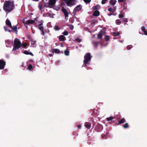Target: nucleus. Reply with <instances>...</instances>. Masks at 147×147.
Segmentation results:
<instances>
[{"instance_id": "obj_1", "label": "nucleus", "mask_w": 147, "mask_h": 147, "mask_svg": "<svg viewBox=\"0 0 147 147\" xmlns=\"http://www.w3.org/2000/svg\"><path fill=\"white\" fill-rule=\"evenodd\" d=\"M14 7L13 2H10L9 1H5L3 6V9L6 11L10 12L13 9Z\"/></svg>"}, {"instance_id": "obj_2", "label": "nucleus", "mask_w": 147, "mask_h": 147, "mask_svg": "<svg viewBox=\"0 0 147 147\" xmlns=\"http://www.w3.org/2000/svg\"><path fill=\"white\" fill-rule=\"evenodd\" d=\"M21 46L20 41L18 39H16L14 41V45L13 51H15L18 49Z\"/></svg>"}, {"instance_id": "obj_3", "label": "nucleus", "mask_w": 147, "mask_h": 147, "mask_svg": "<svg viewBox=\"0 0 147 147\" xmlns=\"http://www.w3.org/2000/svg\"><path fill=\"white\" fill-rule=\"evenodd\" d=\"M91 58L90 53H88L85 55L84 59V63L85 67L87 66L86 64H88V62L91 60Z\"/></svg>"}, {"instance_id": "obj_4", "label": "nucleus", "mask_w": 147, "mask_h": 147, "mask_svg": "<svg viewBox=\"0 0 147 147\" xmlns=\"http://www.w3.org/2000/svg\"><path fill=\"white\" fill-rule=\"evenodd\" d=\"M103 129V126L102 125L98 124L95 128V130L97 132H100Z\"/></svg>"}, {"instance_id": "obj_5", "label": "nucleus", "mask_w": 147, "mask_h": 147, "mask_svg": "<svg viewBox=\"0 0 147 147\" xmlns=\"http://www.w3.org/2000/svg\"><path fill=\"white\" fill-rule=\"evenodd\" d=\"M6 65L5 62L3 60H0V70L4 69Z\"/></svg>"}, {"instance_id": "obj_6", "label": "nucleus", "mask_w": 147, "mask_h": 147, "mask_svg": "<svg viewBox=\"0 0 147 147\" xmlns=\"http://www.w3.org/2000/svg\"><path fill=\"white\" fill-rule=\"evenodd\" d=\"M62 11L63 12L64 14L65 17V18L66 19V18L68 17V16L69 13L67 12V10L64 8H62Z\"/></svg>"}, {"instance_id": "obj_7", "label": "nucleus", "mask_w": 147, "mask_h": 147, "mask_svg": "<svg viewBox=\"0 0 147 147\" xmlns=\"http://www.w3.org/2000/svg\"><path fill=\"white\" fill-rule=\"evenodd\" d=\"M82 9V5H77L74 9V11L75 12H77L80 11Z\"/></svg>"}, {"instance_id": "obj_8", "label": "nucleus", "mask_w": 147, "mask_h": 147, "mask_svg": "<svg viewBox=\"0 0 147 147\" xmlns=\"http://www.w3.org/2000/svg\"><path fill=\"white\" fill-rule=\"evenodd\" d=\"M34 22V20H28L26 22H23V23L24 24H26V25H29L30 24H33Z\"/></svg>"}, {"instance_id": "obj_9", "label": "nucleus", "mask_w": 147, "mask_h": 147, "mask_svg": "<svg viewBox=\"0 0 147 147\" xmlns=\"http://www.w3.org/2000/svg\"><path fill=\"white\" fill-rule=\"evenodd\" d=\"M56 2V0H49V5L50 6L54 5Z\"/></svg>"}, {"instance_id": "obj_10", "label": "nucleus", "mask_w": 147, "mask_h": 147, "mask_svg": "<svg viewBox=\"0 0 147 147\" xmlns=\"http://www.w3.org/2000/svg\"><path fill=\"white\" fill-rule=\"evenodd\" d=\"M72 2L73 1L70 0H67L65 3L68 6H70L71 5H74V3H72Z\"/></svg>"}, {"instance_id": "obj_11", "label": "nucleus", "mask_w": 147, "mask_h": 147, "mask_svg": "<svg viewBox=\"0 0 147 147\" xmlns=\"http://www.w3.org/2000/svg\"><path fill=\"white\" fill-rule=\"evenodd\" d=\"M66 39L65 37L63 35H61L59 37V40L60 41H64Z\"/></svg>"}, {"instance_id": "obj_12", "label": "nucleus", "mask_w": 147, "mask_h": 147, "mask_svg": "<svg viewBox=\"0 0 147 147\" xmlns=\"http://www.w3.org/2000/svg\"><path fill=\"white\" fill-rule=\"evenodd\" d=\"M100 15V12L99 11L97 10H95L93 14V16H98Z\"/></svg>"}, {"instance_id": "obj_13", "label": "nucleus", "mask_w": 147, "mask_h": 147, "mask_svg": "<svg viewBox=\"0 0 147 147\" xmlns=\"http://www.w3.org/2000/svg\"><path fill=\"white\" fill-rule=\"evenodd\" d=\"M5 23L10 28H12V26L11 25V22H10V20L8 19H7Z\"/></svg>"}, {"instance_id": "obj_14", "label": "nucleus", "mask_w": 147, "mask_h": 147, "mask_svg": "<svg viewBox=\"0 0 147 147\" xmlns=\"http://www.w3.org/2000/svg\"><path fill=\"white\" fill-rule=\"evenodd\" d=\"M91 124L90 123H86L85 124V127L88 129H89L91 127Z\"/></svg>"}, {"instance_id": "obj_15", "label": "nucleus", "mask_w": 147, "mask_h": 147, "mask_svg": "<svg viewBox=\"0 0 147 147\" xmlns=\"http://www.w3.org/2000/svg\"><path fill=\"white\" fill-rule=\"evenodd\" d=\"M116 2L117 1L116 0H111L109 1L110 4L113 6L115 5Z\"/></svg>"}, {"instance_id": "obj_16", "label": "nucleus", "mask_w": 147, "mask_h": 147, "mask_svg": "<svg viewBox=\"0 0 147 147\" xmlns=\"http://www.w3.org/2000/svg\"><path fill=\"white\" fill-rule=\"evenodd\" d=\"M141 29L142 31L144 32V34L145 35H147V31L145 30V27L144 26H142Z\"/></svg>"}, {"instance_id": "obj_17", "label": "nucleus", "mask_w": 147, "mask_h": 147, "mask_svg": "<svg viewBox=\"0 0 147 147\" xmlns=\"http://www.w3.org/2000/svg\"><path fill=\"white\" fill-rule=\"evenodd\" d=\"M12 30L13 32H16V33L17 32V26H13V27H12Z\"/></svg>"}, {"instance_id": "obj_18", "label": "nucleus", "mask_w": 147, "mask_h": 147, "mask_svg": "<svg viewBox=\"0 0 147 147\" xmlns=\"http://www.w3.org/2000/svg\"><path fill=\"white\" fill-rule=\"evenodd\" d=\"M125 119L124 118H123L119 121L118 123L119 124H121L125 123Z\"/></svg>"}, {"instance_id": "obj_19", "label": "nucleus", "mask_w": 147, "mask_h": 147, "mask_svg": "<svg viewBox=\"0 0 147 147\" xmlns=\"http://www.w3.org/2000/svg\"><path fill=\"white\" fill-rule=\"evenodd\" d=\"M99 43V42L98 41H93L92 42V44L94 45V46L96 47H97L98 46V45Z\"/></svg>"}, {"instance_id": "obj_20", "label": "nucleus", "mask_w": 147, "mask_h": 147, "mask_svg": "<svg viewBox=\"0 0 147 147\" xmlns=\"http://www.w3.org/2000/svg\"><path fill=\"white\" fill-rule=\"evenodd\" d=\"M30 43L31 45H35L36 41L32 39L30 40Z\"/></svg>"}, {"instance_id": "obj_21", "label": "nucleus", "mask_w": 147, "mask_h": 147, "mask_svg": "<svg viewBox=\"0 0 147 147\" xmlns=\"http://www.w3.org/2000/svg\"><path fill=\"white\" fill-rule=\"evenodd\" d=\"M123 127L124 128H127L129 127V125L127 123H126L123 125Z\"/></svg>"}, {"instance_id": "obj_22", "label": "nucleus", "mask_w": 147, "mask_h": 147, "mask_svg": "<svg viewBox=\"0 0 147 147\" xmlns=\"http://www.w3.org/2000/svg\"><path fill=\"white\" fill-rule=\"evenodd\" d=\"M113 35L114 36H118L119 34V32H115L113 33Z\"/></svg>"}, {"instance_id": "obj_23", "label": "nucleus", "mask_w": 147, "mask_h": 147, "mask_svg": "<svg viewBox=\"0 0 147 147\" xmlns=\"http://www.w3.org/2000/svg\"><path fill=\"white\" fill-rule=\"evenodd\" d=\"M116 24L117 25H119L121 23V21L117 19L116 20Z\"/></svg>"}, {"instance_id": "obj_24", "label": "nucleus", "mask_w": 147, "mask_h": 147, "mask_svg": "<svg viewBox=\"0 0 147 147\" xmlns=\"http://www.w3.org/2000/svg\"><path fill=\"white\" fill-rule=\"evenodd\" d=\"M110 39V36L108 35H106L105 37V39L106 41H108Z\"/></svg>"}, {"instance_id": "obj_25", "label": "nucleus", "mask_w": 147, "mask_h": 147, "mask_svg": "<svg viewBox=\"0 0 147 147\" xmlns=\"http://www.w3.org/2000/svg\"><path fill=\"white\" fill-rule=\"evenodd\" d=\"M114 119V118L113 117H107L106 118L107 120L109 121L113 120Z\"/></svg>"}, {"instance_id": "obj_26", "label": "nucleus", "mask_w": 147, "mask_h": 147, "mask_svg": "<svg viewBox=\"0 0 147 147\" xmlns=\"http://www.w3.org/2000/svg\"><path fill=\"white\" fill-rule=\"evenodd\" d=\"M102 34L101 33L98 34L97 35L98 38V39L102 38Z\"/></svg>"}, {"instance_id": "obj_27", "label": "nucleus", "mask_w": 147, "mask_h": 147, "mask_svg": "<svg viewBox=\"0 0 147 147\" xmlns=\"http://www.w3.org/2000/svg\"><path fill=\"white\" fill-rule=\"evenodd\" d=\"M64 53L66 55L68 56L69 55V52L66 50L64 51Z\"/></svg>"}, {"instance_id": "obj_28", "label": "nucleus", "mask_w": 147, "mask_h": 147, "mask_svg": "<svg viewBox=\"0 0 147 147\" xmlns=\"http://www.w3.org/2000/svg\"><path fill=\"white\" fill-rule=\"evenodd\" d=\"M54 51L55 53H58L60 52V51L58 49H54Z\"/></svg>"}, {"instance_id": "obj_29", "label": "nucleus", "mask_w": 147, "mask_h": 147, "mask_svg": "<svg viewBox=\"0 0 147 147\" xmlns=\"http://www.w3.org/2000/svg\"><path fill=\"white\" fill-rule=\"evenodd\" d=\"M37 27L41 31L43 30V29H44L43 27L42 26H37Z\"/></svg>"}, {"instance_id": "obj_30", "label": "nucleus", "mask_w": 147, "mask_h": 147, "mask_svg": "<svg viewBox=\"0 0 147 147\" xmlns=\"http://www.w3.org/2000/svg\"><path fill=\"white\" fill-rule=\"evenodd\" d=\"M32 68H33L31 64L29 65L28 67V69L29 70H31Z\"/></svg>"}, {"instance_id": "obj_31", "label": "nucleus", "mask_w": 147, "mask_h": 147, "mask_svg": "<svg viewBox=\"0 0 147 147\" xmlns=\"http://www.w3.org/2000/svg\"><path fill=\"white\" fill-rule=\"evenodd\" d=\"M54 29L56 30H59L60 29L59 26L57 25H56L55 26Z\"/></svg>"}, {"instance_id": "obj_32", "label": "nucleus", "mask_w": 147, "mask_h": 147, "mask_svg": "<svg viewBox=\"0 0 147 147\" xmlns=\"http://www.w3.org/2000/svg\"><path fill=\"white\" fill-rule=\"evenodd\" d=\"M99 5H96L93 8V10H96L98 9V7H99Z\"/></svg>"}, {"instance_id": "obj_33", "label": "nucleus", "mask_w": 147, "mask_h": 147, "mask_svg": "<svg viewBox=\"0 0 147 147\" xmlns=\"http://www.w3.org/2000/svg\"><path fill=\"white\" fill-rule=\"evenodd\" d=\"M68 26H69V27L70 28V29L71 30H72L74 28V26L73 25L71 24H70L68 25Z\"/></svg>"}, {"instance_id": "obj_34", "label": "nucleus", "mask_w": 147, "mask_h": 147, "mask_svg": "<svg viewBox=\"0 0 147 147\" xmlns=\"http://www.w3.org/2000/svg\"><path fill=\"white\" fill-rule=\"evenodd\" d=\"M132 47V46L131 45H128L127 47V50H130L131 49V48Z\"/></svg>"}, {"instance_id": "obj_35", "label": "nucleus", "mask_w": 147, "mask_h": 147, "mask_svg": "<svg viewBox=\"0 0 147 147\" xmlns=\"http://www.w3.org/2000/svg\"><path fill=\"white\" fill-rule=\"evenodd\" d=\"M27 43L26 42H23L22 43V45L25 48V47H26L27 46Z\"/></svg>"}, {"instance_id": "obj_36", "label": "nucleus", "mask_w": 147, "mask_h": 147, "mask_svg": "<svg viewBox=\"0 0 147 147\" xmlns=\"http://www.w3.org/2000/svg\"><path fill=\"white\" fill-rule=\"evenodd\" d=\"M101 137L102 138L106 139L107 138V136L104 134H102L101 135Z\"/></svg>"}, {"instance_id": "obj_37", "label": "nucleus", "mask_w": 147, "mask_h": 147, "mask_svg": "<svg viewBox=\"0 0 147 147\" xmlns=\"http://www.w3.org/2000/svg\"><path fill=\"white\" fill-rule=\"evenodd\" d=\"M63 34L64 35H67L68 34V32L67 31H65L63 32Z\"/></svg>"}, {"instance_id": "obj_38", "label": "nucleus", "mask_w": 147, "mask_h": 147, "mask_svg": "<svg viewBox=\"0 0 147 147\" xmlns=\"http://www.w3.org/2000/svg\"><path fill=\"white\" fill-rule=\"evenodd\" d=\"M75 40L79 42H80L82 41V40L81 39L79 38H76Z\"/></svg>"}, {"instance_id": "obj_39", "label": "nucleus", "mask_w": 147, "mask_h": 147, "mask_svg": "<svg viewBox=\"0 0 147 147\" xmlns=\"http://www.w3.org/2000/svg\"><path fill=\"white\" fill-rule=\"evenodd\" d=\"M108 10L110 12H112L113 13V9L111 7L109 8L108 9Z\"/></svg>"}, {"instance_id": "obj_40", "label": "nucleus", "mask_w": 147, "mask_h": 147, "mask_svg": "<svg viewBox=\"0 0 147 147\" xmlns=\"http://www.w3.org/2000/svg\"><path fill=\"white\" fill-rule=\"evenodd\" d=\"M48 16L49 17H50L52 18H53L54 16L53 14L51 13H48Z\"/></svg>"}, {"instance_id": "obj_41", "label": "nucleus", "mask_w": 147, "mask_h": 147, "mask_svg": "<svg viewBox=\"0 0 147 147\" xmlns=\"http://www.w3.org/2000/svg\"><path fill=\"white\" fill-rule=\"evenodd\" d=\"M84 2L86 3H88L91 1V0H84Z\"/></svg>"}, {"instance_id": "obj_42", "label": "nucleus", "mask_w": 147, "mask_h": 147, "mask_svg": "<svg viewBox=\"0 0 147 147\" xmlns=\"http://www.w3.org/2000/svg\"><path fill=\"white\" fill-rule=\"evenodd\" d=\"M119 18H122L123 17V15L122 14H119Z\"/></svg>"}, {"instance_id": "obj_43", "label": "nucleus", "mask_w": 147, "mask_h": 147, "mask_svg": "<svg viewBox=\"0 0 147 147\" xmlns=\"http://www.w3.org/2000/svg\"><path fill=\"white\" fill-rule=\"evenodd\" d=\"M108 0H102L101 3L102 4H104Z\"/></svg>"}, {"instance_id": "obj_44", "label": "nucleus", "mask_w": 147, "mask_h": 147, "mask_svg": "<svg viewBox=\"0 0 147 147\" xmlns=\"http://www.w3.org/2000/svg\"><path fill=\"white\" fill-rule=\"evenodd\" d=\"M29 52L27 51H24V53L25 54L28 55H29Z\"/></svg>"}, {"instance_id": "obj_45", "label": "nucleus", "mask_w": 147, "mask_h": 147, "mask_svg": "<svg viewBox=\"0 0 147 147\" xmlns=\"http://www.w3.org/2000/svg\"><path fill=\"white\" fill-rule=\"evenodd\" d=\"M123 22H128L127 19L126 18H124L123 19V20H122Z\"/></svg>"}, {"instance_id": "obj_46", "label": "nucleus", "mask_w": 147, "mask_h": 147, "mask_svg": "<svg viewBox=\"0 0 147 147\" xmlns=\"http://www.w3.org/2000/svg\"><path fill=\"white\" fill-rule=\"evenodd\" d=\"M49 6H50L49 5V3H46L45 4V6L46 7H49Z\"/></svg>"}, {"instance_id": "obj_47", "label": "nucleus", "mask_w": 147, "mask_h": 147, "mask_svg": "<svg viewBox=\"0 0 147 147\" xmlns=\"http://www.w3.org/2000/svg\"><path fill=\"white\" fill-rule=\"evenodd\" d=\"M39 8L40 9V11H42V5H39Z\"/></svg>"}, {"instance_id": "obj_48", "label": "nucleus", "mask_w": 147, "mask_h": 147, "mask_svg": "<svg viewBox=\"0 0 147 147\" xmlns=\"http://www.w3.org/2000/svg\"><path fill=\"white\" fill-rule=\"evenodd\" d=\"M3 28L5 31H7V28L6 26H4Z\"/></svg>"}, {"instance_id": "obj_49", "label": "nucleus", "mask_w": 147, "mask_h": 147, "mask_svg": "<svg viewBox=\"0 0 147 147\" xmlns=\"http://www.w3.org/2000/svg\"><path fill=\"white\" fill-rule=\"evenodd\" d=\"M41 34L42 35H45V32H44L43 30H41Z\"/></svg>"}, {"instance_id": "obj_50", "label": "nucleus", "mask_w": 147, "mask_h": 147, "mask_svg": "<svg viewBox=\"0 0 147 147\" xmlns=\"http://www.w3.org/2000/svg\"><path fill=\"white\" fill-rule=\"evenodd\" d=\"M78 128L79 129H80L81 128V126L80 125H79L78 126Z\"/></svg>"}, {"instance_id": "obj_51", "label": "nucleus", "mask_w": 147, "mask_h": 147, "mask_svg": "<svg viewBox=\"0 0 147 147\" xmlns=\"http://www.w3.org/2000/svg\"><path fill=\"white\" fill-rule=\"evenodd\" d=\"M43 22H41L40 24H39L38 25H37V26H42V25H43Z\"/></svg>"}, {"instance_id": "obj_52", "label": "nucleus", "mask_w": 147, "mask_h": 147, "mask_svg": "<svg viewBox=\"0 0 147 147\" xmlns=\"http://www.w3.org/2000/svg\"><path fill=\"white\" fill-rule=\"evenodd\" d=\"M116 6L115 7H114L113 8V9H113V12H114L116 10V8H115V7H116Z\"/></svg>"}, {"instance_id": "obj_53", "label": "nucleus", "mask_w": 147, "mask_h": 147, "mask_svg": "<svg viewBox=\"0 0 147 147\" xmlns=\"http://www.w3.org/2000/svg\"><path fill=\"white\" fill-rule=\"evenodd\" d=\"M29 55H30L32 56H33V54H32V53L31 52H29Z\"/></svg>"}, {"instance_id": "obj_54", "label": "nucleus", "mask_w": 147, "mask_h": 147, "mask_svg": "<svg viewBox=\"0 0 147 147\" xmlns=\"http://www.w3.org/2000/svg\"><path fill=\"white\" fill-rule=\"evenodd\" d=\"M118 1L119 2H123L124 1V0H118Z\"/></svg>"}, {"instance_id": "obj_55", "label": "nucleus", "mask_w": 147, "mask_h": 147, "mask_svg": "<svg viewBox=\"0 0 147 147\" xmlns=\"http://www.w3.org/2000/svg\"><path fill=\"white\" fill-rule=\"evenodd\" d=\"M48 55L50 57H52V56H53V54H49Z\"/></svg>"}, {"instance_id": "obj_56", "label": "nucleus", "mask_w": 147, "mask_h": 147, "mask_svg": "<svg viewBox=\"0 0 147 147\" xmlns=\"http://www.w3.org/2000/svg\"><path fill=\"white\" fill-rule=\"evenodd\" d=\"M113 15V14L112 13H110V14H108V15L109 16H111V15Z\"/></svg>"}, {"instance_id": "obj_57", "label": "nucleus", "mask_w": 147, "mask_h": 147, "mask_svg": "<svg viewBox=\"0 0 147 147\" xmlns=\"http://www.w3.org/2000/svg\"><path fill=\"white\" fill-rule=\"evenodd\" d=\"M60 45L61 47H63V45L62 43Z\"/></svg>"}, {"instance_id": "obj_58", "label": "nucleus", "mask_w": 147, "mask_h": 147, "mask_svg": "<svg viewBox=\"0 0 147 147\" xmlns=\"http://www.w3.org/2000/svg\"><path fill=\"white\" fill-rule=\"evenodd\" d=\"M33 1H39V0H32Z\"/></svg>"}, {"instance_id": "obj_59", "label": "nucleus", "mask_w": 147, "mask_h": 147, "mask_svg": "<svg viewBox=\"0 0 147 147\" xmlns=\"http://www.w3.org/2000/svg\"><path fill=\"white\" fill-rule=\"evenodd\" d=\"M25 24H24V25H25V26L26 28H27V26H26V25H25Z\"/></svg>"}, {"instance_id": "obj_60", "label": "nucleus", "mask_w": 147, "mask_h": 147, "mask_svg": "<svg viewBox=\"0 0 147 147\" xmlns=\"http://www.w3.org/2000/svg\"><path fill=\"white\" fill-rule=\"evenodd\" d=\"M65 19H66V20H67L68 19L67 17L66 18V19H65Z\"/></svg>"}, {"instance_id": "obj_61", "label": "nucleus", "mask_w": 147, "mask_h": 147, "mask_svg": "<svg viewBox=\"0 0 147 147\" xmlns=\"http://www.w3.org/2000/svg\"><path fill=\"white\" fill-rule=\"evenodd\" d=\"M11 31L10 30H8V32H11Z\"/></svg>"}, {"instance_id": "obj_62", "label": "nucleus", "mask_w": 147, "mask_h": 147, "mask_svg": "<svg viewBox=\"0 0 147 147\" xmlns=\"http://www.w3.org/2000/svg\"><path fill=\"white\" fill-rule=\"evenodd\" d=\"M76 48H78V47H77H77H76Z\"/></svg>"}]
</instances>
